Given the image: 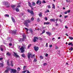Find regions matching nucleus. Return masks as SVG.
<instances>
[{"label":"nucleus","mask_w":73,"mask_h":73,"mask_svg":"<svg viewBox=\"0 0 73 73\" xmlns=\"http://www.w3.org/2000/svg\"><path fill=\"white\" fill-rule=\"evenodd\" d=\"M22 36L23 37V39H24L25 38H26V36H25V34H23Z\"/></svg>","instance_id":"obj_16"},{"label":"nucleus","mask_w":73,"mask_h":73,"mask_svg":"<svg viewBox=\"0 0 73 73\" xmlns=\"http://www.w3.org/2000/svg\"><path fill=\"white\" fill-rule=\"evenodd\" d=\"M21 7V5H18L17 7V8H20Z\"/></svg>","instance_id":"obj_36"},{"label":"nucleus","mask_w":73,"mask_h":73,"mask_svg":"<svg viewBox=\"0 0 73 73\" xmlns=\"http://www.w3.org/2000/svg\"><path fill=\"white\" fill-rule=\"evenodd\" d=\"M11 71H10V72L11 73H16L17 72V70H16V69H12L11 68Z\"/></svg>","instance_id":"obj_4"},{"label":"nucleus","mask_w":73,"mask_h":73,"mask_svg":"<svg viewBox=\"0 0 73 73\" xmlns=\"http://www.w3.org/2000/svg\"><path fill=\"white\" fill-rule=\"evenodd\" d=\"M49 47L50 48H52V44H51L50 45H49Z\"/></svg>","instance_id":"obj_53"},{"label":"nucleus","mask_w":73,"mask_h":73,"mask_svg":"<svg viewBox=\"0 0 73 73\" xmlns=\"http://www.w3.org/2000/svg\"><path fill=\"white\" fill-rule=\"evenodd\" d=\"M4 66L3 64L0 63V67H2Z\"/></svg>","instance_id":"obj_31"},{"label":"nucleus","mask_w":73,"mask_h":73,"mask_svg":"<svg viewBox=\"0 0 73 73\" xmlns=\"http://www.w3.org/2000/svg\"><path fill=\"white\" fill-rule=\"evenodd\" d=\"M39 38V39L40 40H42V39L40 37H39L38 38V39Z\"/></svg>","instance_id":"obj_40"},{"label":"nucleus","mask_w":73,"mask_h":73,"mask_svg":"<svg viewBox=\"0 0 73 73\" xmlns=\"http://www.w3.org/2000/svg\"><path fill=\"white\" fill-rule=\"evenodd\" d=\"M68 13V12L67 11H65L64 12V14H67Z\"/></svg>","instance_id":"obj_55"},{"label":"nucleus","mask_w":73,"mask_h":73,"mask_svg":"<svg viewBox=\"0 0 73 73\" xmlns=\"http://www.w3.org/2000/svg\"><path fill=\"white\" fill-rule=\"evenodd\" d=\"M66 1L67 3H68V2H69L68 0H66Z\"/></svg>","instance_id":"obj_64"},{"label":"nucleus","mask_w":73,"mask_h":73,"mask_svg":"<svg viewBox=\"0 0 73 73\" xmlns=\"http://www.w3.org/2000/svg\"><path fill=\"white\" fill-rule=\"evenodd\" d=\"M58 20V19H57L55 20V21H56V22H57V21Z\"/></svg>","instance_id":"obj_62"},{"label":"nucleus","mask_w":73,"mask_h":73,"mask_svg":"<svg viewBox=\"0 0 73 73\" xmlns=\"http://www.w3.org/2000/svg\"><path fill=\"white\" fill-rule=\"evenodd\" d=\"M11 19L12 21L13 22V23H15L16 22V21H15V19H14V18H13L12 17H11Z\"/></svg>","instance_id":"obj_17"},{"label":"nucleus","mask_w":73,"mask_h":73,"mask_svg":"<svg viewBox=\"0 0 73 73\" xmlns=\"http://www.w3.org/2000/svg\"><path fill=\"white\" fill-rule=\"evenodd\" d=\"M52 5L53 7H52V8H54V9H55V5L54 4H52Z\"/></svg>","instance_id":"obj_32"},{"label":"nucleus","mask_w":73,"mask_h":73,"mask_svg":"<svg viewBox=\"0 0 73 73\" xmlns=\"http://www.w3.org/2000/svg\"><path fill=\"white\" fill-rule=\"evenodd\" d=\"M27 12H29V13H30L31 15H33V11H31L30 9H28L27 10Z\"/></svg>","instance_id":"obj_8"},{"label":"nucleus","mask_w":73,"mask_h":73,"mask_svg":"<svg viewBox=\"0 0 73 73\" xmlns=\"http://www.w3.org/2000/svg\"><path fill=\"white\" fill-rule=\"evenodd\" d=\"M24 49H26V45L22 44V46L20 48V50L21 51V53H24L25 50H24Z\"/></svg>","instance_id":"obj_1"},{"label":"nucleus","mask_w":73,"mask_h":73,"mask_svg":"<svg viewBox=\"0 0 73 73\" xmlns=\"http://www.w3.org/2000/svg\"><path fill=\"white\" fill-rule=\"evenodd\" d=\"M7 65L8 66H9V60H7Z\"/></svg>","instance_id":"obj_34"},{"label":"nucleus","mask_w":73,"mask_h":73,"mask_svg":"<svg viewBox=\"0 0 73 73\" xmlns=\"http://www.w3.org/2000/svg\"><path fill=\"white\" fill-rule=\"evenodd\" d=\"M13 56L14 57H19V56L17 54V53H16L15 52H14Z\"/></svg>","instance_id":"obj_7"},{"label":"nucleus","mask_w":73,"mask_h":73,"mask_svg":"<svg viewBox=\"0 0 73 73\" xmlns=\"http://www.w3.org/2000/svg\"><path fill=\"white\" fill-rule=\"evenodd\" d=\"M15 10L17 12H19V8H16L15 9Z\"/></svg>","instance_id":"obj_27"},{"label":"nucleus","mask_w":73,"mask_h":73,"mask_svg":"<svg viewBox=\"0 0 73 73\" xmlns=\"http://www.w3.org/2000/svg\"><path fill=\"white\" fill-rule=\"evenodd\" d=\"M44 19H45L46 21H47V17H45V18H44Z\"/></svg>","instance_id":"obj_61"},{"label":"nucleus","mask_w":73,"mask_h":73,"mask_svg":"<svg viewBox=\"0 0 73 73\" xmlns=\"http://www.w3.org/2000/svg\"><path fill=\"white\" fill-rule=\"evenodd\" d=\"M34 20V18L33 17L31 19V21H33Z\"/></svg>","instance_id":"obj_48"},{"label":"nucleus","mask_w":73,"mask_h":73,"mask_svg":"<svg viewBox=\"0 0 73 73\" xmlns=\"http://www.w3.org/2000/svg\"><path fill=\"white\" fill-rule=\"evenodd\" d=\"M40 58H42V59H43V57L42 56H40Z\"/></svg>","instance_id":"obj_58"},{"label":"nucleus","mask_w":73,"mask_h":73,"mask_svg":"<svg viewBox=\"0 0 73 73\" xmlns=\"http://www.w3.org/2000/svg\"><path fill=\"white\" fill-rule=\"evenodd\" d=\"M9 45H10V46H11L12 45V44L11 43H9Z\"/></svg>","instance_id":"obj_59"},{"label":"nucleus","mask_w":73,"mask_h":73,"mask_svg":"<svg viewBox=\"0 0 73 73\" xmlns=\"http://www.w3.org/2000/svg\"><path fill=\"white\" fill-rule=\"evenodd\" d=\"M34 49L35 50L36 52H37V50H38V47H37L36 46H35L34 47Z\"/></svg>","instance_id":"obj_9"},{"label":"nucleus","mask_w":73,"mask_h":73,"mask_svg":"<svg viewBox=\"0 0 73 73\" xmlns=\"http://www.w3.org/2000/svg\"><path fill=\"white\" fill-rule=\"evenodd\" d=\"M10 70H11V68H9L7 69L5 71V73H9V71H10Z\"/></svg>","instance_id":"obj_5"},{"label":"nucleus","mask_w":73,"mask_h":73,"mask_svg":"<svg viewBox=\"0 0 73 73\" xmlns=\"http://www.w3.org/2000/svg\"><path fill=\"white\" fill-rule=\"evenodd\" d=\"M29 7H31V8H32L33 7V6H32V4H31V3L30 2H29Z\"/></svg>","instance_id":"obj_18"},{"label":"nucleus","mask_w":73,"mask_h":73,"mask_svg":"<svg viewBox=\"0 0 73 73\" xmlns=\"http://www.w3.org/2000/svg\"><path fill=\"white\" fill-rule=\"evenodd\" d=\"M43 65L44 66H46V65H47V64L46 63H44Z\"/></svg>","instance_id":"obj_46"},{"label":"nucleus","mask_w":73,"mask_h":73,"mask_svg":"<svg viewBox=\"0 0 73 73\" xmlns=\"http://www.w3.org/2000/svg\"><path fill=\"white\" fill-rule=\"evenodd\" d=\"M59 20L60 21V23H62V21L61 19H59Z\"/></svg>","instance_id":"obj_60"},{"label":"nucleus","mask_w":73,"mask_h":73,"mask_svg":"<svg viewBox=\"0 0 73 73\" xmlns=\"http://www.w3.org/2000/svg\"><path fill=\"white\" fill-rule=\"evenodd\" d=\"M42 3H46V2H45V1H42Z\"/></svg>","instance_id":"obj_50"},{"label":"nucleus","mask_w":73,"mask_h":73,"mask_svg":"<svg viewBox=\"0 0 73 73\" xmlns=\"http://www.w3.org/2000/svg\"><path fill=\"white\" fill-rule=\"evenodd\" d=\"M46 33L47 34V35H49V36L51 35H52V34H51V33L50 32H46Z\"/></svg>","instance_id":"obj_20"},{"label":"nucleus","mask_w":73,"mask_h":73,"mask_svg":"<svg viewBox=\"0 0 73 73\" xmlns=\"http://www.w3.org/2000/svg\"><path fill=\"white\" fill-rule=\"evenodd\" d=\"M11 66H13V62L12 61H11Z\"/></svg>","instance_id":"obj_28"},{"label":"nucleus","mask_w":73,"mask_h":73,"mask_svg":"<svg viewBox=\"0 0 73 73\" xmlns=\"http://www.w3.org/2000/svg\"><path fill=\"white\" fill-rule=\"evenodd\" d=\"M29 31L30 32H31V33H33V30H32V29H29Z\"/></svg>","instance_id":"obj_23"},{"label":"nucleus","mask_w":73,"mask_h":73,"mask_svg":"<svg viewBox=\"0 0 73 73\" xmlns=\"http://www.w3.org/2000/svg\"><path fill=\"white\" fill-rule=\"evenodd\" d=\"M46 12H49V10H47V11L45 12V13H46Z\"/></svg>","instance_id":"obj_44"},{"label":"nucleus","mask_w":73,"mask_h":73,"mask_svg":"<svg viewBox=\"0 0 73 73\" xmlns=\"http://www.w3.org/2000/svg\"><path fill=\"white\" fill-rule=\"evenodd\" d=\"M47 7L48 8H49V9H50V8H51V7H50V5H47Z\"/></svg>","instance_id":"obj_39"},{"label":"nucleus","mask_w":73,"mask_h":73,"mask_svg":"<svg viewBox=\"0 0 73 73\" xmlns=\"http://www.w3.org/2000/svg\"><path fill=\"white\" fill-rule=\"evenodd\" d=\"M68 15H64V18L65 19H66V18H68Z\"/></svg>","instance_id":"obj_41"},{"label":"nucleus","mask_w":73,"mask_h":73,"mask_svg":"<svg viewBox=\"0 0 73 73\" xmlns=\"http://www.w3.org/2000/svg\"><path fill=\"white\" fill-rule=\"evenodd\" d=\"M37 21L38 22L40 21V19L38 18V19H37Z\"/></svg>","instance_id":"obj_52"},{"label":"nucleus","mask_w":73,"mask_h":73,"mask_svg":"<svg viewBox=\"0 0 73 73\" xmlns=\"http://www.w3.org/2000/svg\"><path fill=\"white\" fill-rule=\"evenodd\" d=\"M31 22V21L29 20H26L25 21L24 24L25 26L28 27L29 26L28 25V23H30Z\"/></svg>","instance_id":"obj_2"},{"label":"nucleus","mask_w":73,"mask_h":73,"mask_svg":"<svg viewBox=\"0 0 73 73\" xmlns=\"http://www.w3.org/2000/svg\"><path fill=\"white\" fill-rule=\"evenodd\" d=\"M25 68H26V66H24L23 70H25Z\"/></svg>","instance_id":"obj_51"},{"label":"nucleus","mask_w":73,"mask_h":73,"mask_svg":"<svg viewBox=\"0 0 73 73\" xmlns=\"http://www.w3.org/2000/svg\"><path fill=\"white\" fill-rule=\"evenodd\" d=\"M32 56V53H28L27 54L28 57L29 59L30 58L31 56Z\"/></svg>","instance_id":"obj_11"},{"label":"nucleus","mask_w":73,"mask_h":73,"mask_svg":"<svg viewBox=\"0 0 73 73\" xmlns=\"http://www.w3.org/2000/svg\"><path fill=\"white\" fill-rule=\"evenodd\" d=\"M21 56L22 57H25V55L24 54H23L21 55Z\"/></svg>","instance_id":"obj_29"},{"label":"nucleus","mask_w":73,"mask_h":73,"mask_svg":"<svg viewBox=\"0 0 73 73\" xmlns=\"http://www.w3.org/2000/svg\"><path fill=\"white\" fill-rule=\"evenodd\" d=\"M44 25H48L49 24H50V22H44Z\"/></svg>","instance_id":"obj_19"},{"label":"nucleus","mask_w":73,"mask_h":73,"mask_svg":"<svg viewBox=\"0 0 73 73\" xmlns=\"http://www.w3.org/2000/svg\"><path fill=\"white\" fill-rule=\"evenodd\" d=\"M19 42H22V41H24V39L19 38Z\"/></svg>","instance_id":"obj_15"},{"label":"nucleus","mask_w":73,"mask_h":73,"mask_svg":"<svg viewBox=\"0 0 73 73\" xmlns=\"http://www.w3.org/2000/svg\"><path fill=\"white\" fill-rule=\"evenodd\" d=\"M50 21H53L54 23H55V19H51L50 20Z\"/></svg>","instance_id":"obj_21"},{"label":"nucleus","mask_w":73,"mask_h":73,"mask_svg":"<svg viewBox=\"0 0 73 73\" xmlns=\"http://www.w3.org/2000/svg\"><path fill=\"white\" fill-rule=\"evenodd\" d=\"M3 45H1L0 47V49L1 51H3V48L1 47Z\"/></svg>","instance_id":"obj_24"},{"label":"nucleus","mask_w":73,"mask_h":73,"mask_svg":"<svg viewBox=\"0 0 73 73\" xmlns=\"http://www.w3.org/2000/svg\"><path fill=\"white\" fill-rule=\"evenodd\" d=\"M31 46H32V44H29L28 46V49H29V48H30V47H31Z\"/></svg>","instance_id":"obj_30"},{"label":"nucleus","mask_w":73,"mask_h":73,"mask_svg":"<svg viewBox=\"0 0 73 73\" xmlns=\"http://www.w3.org/2000/svg\"><path fill=\"white\" fill-rule=\"evenodd\" d=\"M21 70V69L20 68L18 67V68H17V70L18 71H19V70Z\"/></svg>","instance_id":"obj_43"},{"label":"nucleus","mask_w":73,"mask_h":73,"mask_svg":"<svg viewBox=\"0 0 73 73\" xmlns=\"http://www.w3.org/2000/svg\"><path fill=\"white\" fill-rule=\"evenodd\" d=\"M69 38H70V40H73V38L72 37H69Z\"/></svg>","instance_id":"obj_37"},{"label":"nucleus","mask_w":73,"mask_h":73,"mask_svg":"<svg viewBox=\"0 0 73 73\" xmlns=\"http://www.w3.org/2000/svg\"><path fill=\"white\" fill-rule=\"evenodd\" d=\"M33 62H37V59H36V58H34V60H33Z\"/></svg>","instance_id":"obj_33"},{"label":"nucleus","mask_w":73,"mask_h":73,"mask_svg":"<svg viewBox=\"0 0 73 73\" xmlns=\"http://www.w3.org/2000/svg\"><path fill=\"white\" fill-rule=\"evenodd\" d=\"M45 32V30H44L42 32V34H43V33H44Z\"/></svg>","instance_id":"obj_45"},{"label":"nucleus","mask_w":73,"mask_h":73,"mask_svg":"<svg viewBox=\"0 0 73 73\" xmlns=\"http://www.w3.org/2000/svg\"><path fill=\"white\" fill-rule=\"evenodd\" d=\"M42 13H40L39 14V16H40V17H42Z\"/></svg>","instance_id":"obj_26"},{"label":"nucleus","mask_w":73,"mask_h":73,"mask_svg":"<svg viewBox=\"0 0 73 73\" xmlns=\"http://www.w3.org/2000/svg\"><path fill=\"white\" fill-rule=\"evenodd\" d=\"M26 72H27L26 73H31L28 70H26L22 72V73H26Z\"/></svg>","instance_id":"obj_12"},{"label":"nucleus","mask_w":73,"mask_h":73,"mask_svg":"<svg viewBox=\"0 0 73 73\" xmlns=\"http://www.w3.org/2000/svg\"><path fill=\"white\" fill-rule=\"evenodd\" d=\"M5 16H7V17H9V15L8 14H6L5 15Z\"/></svg>","instance_id":"obj_42"},{"label":"nucleus","mask_w":73,"mask_h":73,"mask_svg":"<svg viewBox=\"0 0 73 73\" xmlns=\"http://www.w3.org/2000/svg\"><path fill=\"white\" fill-rule=\"evenodd\" d=\"M67 13H70V10H68V11H67Z\"/></svg>","instance_id":"obj_49"},{"label":"nucleus","mask_w":73,"mask_h":73,"mask_svg":"<svg viewBox=\"0 0 73 73\" xmlns=\"http://www.w3.org/2000/svg\"><path fill=\"white\" fill-rule=\"evenodd\" d=\"M36 3L37 4H38V5H40V4H41V1L40 0H38L36 2Z\"/></svg>","instance_id":"obj_10"},{"label":"nucleus","mask_w":73,"mask_h":73,"mask_svg":"<svg viewBox=\"0 0 73 73\" xmlns=\"http://www.w3.org/2000/svg\"><path fill=\"white\" fill-rule=\"evenodd\" d=\"M69 50H71L72 51L73 50V47H71L69 49Z\"/></svg>","instance_id":"obj_38"},{"label":"nucleus","mask_w":73,"mask_h":73,"mask_svg":"<svg viewBox=\"0 0 73 73\" xmlns=\"http://www.w3.org/2000/svg\"><path fill=\"white\" fill-rule=\"evenodd\" d=\"M11 53H9V52H7L6 53V56H11Z\"/></svg>","instance_id":"obj_14"},{"label":"nucleus","mask_w":73,"mask_h":73,"mask_svg":"<svg viewBox=\"0 0 73 73\" xmlns=\"http://www.w3.org/2000/svg\"><path fill=\"white\" fill-rule=\"evenodd\" d=\"M72 44V42L69 43H68V45H71V44Z\"/></svg>","instance_id":"obj_47"},{"label":"nucleus","mask_w":73,"mask_h":73,"mask_svg":"<svg viewBox=\"0 0 73 73\" xmlns=\"http://www.w3.org/2000/svg\"><path fill=\"white\" fill-rule=\"evenodd\" d=\"M3 60V58H0V60H1H1Z\"/></svg>","instance_id":"obj_54"},{"label":"nucleus","mask_w":73,"mask_h":73,"mask_svg":"<svg viewBox=\"0 0 73 73\" xmlns=\"http://www.w3.org/2000/svg\"><path fill=\"white\" fill-rule=\"evenodd\" d=\"M36 39H37V40H38V38L37 36H35L34 37V39L33 40V41L34 42H36V41H37V40H36Z\"/></svg>","instance_id":"obj_6"},{"label":"nucleus","mask_w":73,"mask_h":73,"mask_svg":"<svg viewBox=\"0 0 73 73\" xmlns=\"http://www.w3.org/2000/svg\"><path fill=\"white\" fill-rule=\"evenodd\" d=\"M31 57L32 58H33V55L32 54H31Z\"/></svg>","instance_id":"obj_56"},{"label":"nucleus","mask_w":73,"mask_h":73,"mask_svg":"<svg viewBox=\"0 0 73 73\" xmlns=\"http://www.w3.org/2000/svg\"><path fill=\"white\" fill-rule=\"evenodd\" d=\"M32 5V6H35L36 5V3L34 2H33Z\"/></svg>","instance_id":"obj_25"},{"label":"nucleus","mask_w":73,"mask_h":73,"mask_svg":"<svg viewBox=\"0 0 73 73\" xmlns=\"http://www.w3.org/2000/svg\"><path fill=\"white\" fill-rule=\"evenodd\" d=\"M65 28L66 29H68V27L66 26H65Z\"/></svg>","instance_id":"obj_63"},{"label":"nucleus","mask_w":73,"mask_h":73,"mask_svg":"<svg viewBox=\"0 0 73 73\" xmlns=\"http://www.w3.org/2000/svg\"><path fill=\"white\" fill-rule=\"evenodd\" d=\"M11 7L13 9V8H15V5H11Z\"/></svg>","instance_id":"obj_35"},{"label":"nucleus","mask_w":73,"mask_h":73,"mask_svg":"<svg viewBox=\"0 0 73 73\" xmlns=\"http://www.w3.org/2000/svg\"><path fill=\"white\" fill-rule=\"evenodd\" d=\"M16 30L15 31H12V33H13V35H15V34H16Z\"/></svg>","instance_id":"obj_22"},{"label":"nucleus","mask_w":73,"mask_h":73,"mask_svg":"<svg viewBox=\"0 0 73 73\" xmlns=\"http://www.w3.org/2000/svg\"><path fill=\"white\" fill-rule=\"evenodd\" d=\"M45 56H46V57H48V54H46Z\"/></svg>","instance_id":"obj_57"},{"label":"nucleus","mask_w":73,"mask_h":73,"mask_svg":"<svg viewBox=\"0 0 73 73\" xmlns=\"http://www.w3.org/2000/svg\"><path fill=\"white\" fill-rule=\"evenodd\" d=\"M4 5H7V8H9V7H10V4H9V3L7 2H5Z\"/></svg>","instance_id":"obj_3"},{"label":"nucleus","mask_w":73,"mask_h":73,"mask_svg":"<svg viewBox=\"0 0 73 73\" xmlns=\"http://www.w3.org/2000/svg\"><path fill=\"white\" fill-rule=\"evenodd\" d=\"M12 40V39L11 37H9L7 38V41H11Z\"/></svg>","instance_id":"obj_13"}]
</instances>
